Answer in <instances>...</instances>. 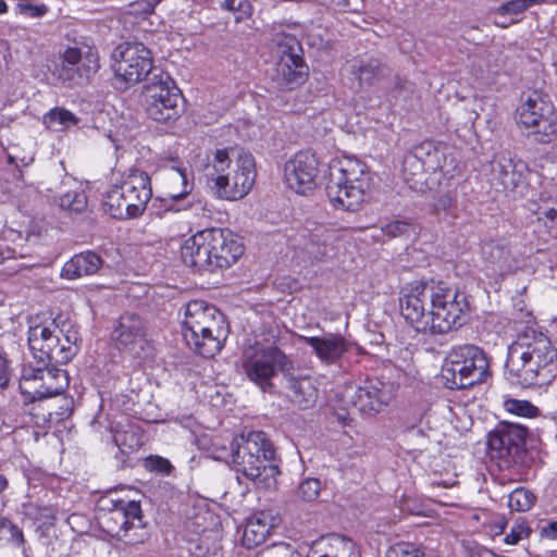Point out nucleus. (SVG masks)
<instances>
[{
    "instance_id": "nucleus-1",
    "label": "nucleus",
    "mask_w": 557,
    "mask_h": 557,
    "mask_svg": "<svg viewBox=\"0 0 557 557\" xmlns=\"http://www.w3.org/2000/svg\"><path fill=\"white\" fill-rule=\"evenodd\" d=\"M505 379L521 388H543L557 376V349L543 332L529 329L508 346Z\"/></svg>"
},
{
    "instance_id": "nucleus-2",
    "label": "nucleus",
    "mask_w": 557,
    "mask_h": 557,
    "mask_svg": "<svg viewBox=\"0 0 557 557\" xmlns=\"http://www.w3.org/2000/svg\"><path fill=\"white\" fill-rule=\"evenodd\" d=\"M182 334L190 350L203 358H213L224 348L230 335L225 315L201 299L187 302Z\"/></svg>"
},
{
    "instance_id": "nucleus-3",
    "label": "nucleus",
    "mask_w": 557,
    "mask_h": 557,
    "mask_svg": "<svg viewBox=\"0 0 557 557\" xmlns=\"http://www.w3.org/2000/svg\"><path fill=\"white\" fill-rule=\"evenodd\" d=\"M152 197L151 178L147 172L131 169L120 184H114L103 196V210L116 220L143 215Z\"/></svg>"
},
{
    "instance_id": "nucleus-4",
    "label": "nucleus",
    "mask_w": 557,
    "mask_h": 557,
    "mask_svg": "<svg viewBox=\"0 0 557 557\" xmlns=\"http://www.w3.org/2000/svg\"><path fill=\"white\" fill-rule=\"evenodd\" d=\"M468 296L444 281L433 282L429 335H445L465 325L470 314Z\"/></svg>"
},
{
    "instance_id": "nucleus-5",
    "label": "nucleus",
    "mask_w": 557,
    "mask_h": 557,
    "mask_svg": "<svg viewBox=\"0 0 557 557\" xmlns=\"http://www.w3.org/2000/svg\"><path fill=\"white\" fill-rule=\"evenodd\" d=\"M446 372L458 389L483 384L492 376L491 357L474 344L453 346L446 356Z\"/></svg>"
},
{
    "instance_id": "nucleus-6",
    "label": "nucleus",
    "mask_w": 557,
    "mask_h": 557,
    "mask_svg": "<svg viewBox=\"0 0 557 557\" xmlns=\"http://www.w3.org/2000/svg\"><path fill=\"white\" fill-rule=\"evenodd\" d=\"M515 119L520 128L540 136L542 143H550L557 135V109L549 95L542 90L521 95Z\"/></svg>"
},
{
    "instance_id": "nucleus-7",
    "label": "nucleus",
    "mask_w": 557,
    "mask_h": 557,
    "mask_svg": "<svg viewBox=\"0 0 557 557\" xmlns=\"http://www.w3.org/2000/svg\"><path fill=\"white\" fill-rule=\"evenodd\" d=\"M240 367L246 376L263 392L273 387L271 380L278 372H288L293 362L275 343L264 345L256 341L243 349Z\"/></svg>"
},
{
    "instance_id": "nucleus-8",
    "label": "nucleus",
    "mask_w": 557,
    "mask_h": 557,
    "mask_svg": "<svg viewBox=\"0 0 557 557\" xmlns=\"http://www.w3.org/2000/svg\"><path fill=\"white\" fill-rule=\"evenodd\" d=\"M100 505L102 513L98 519L104 532L131 544L141 541L136 532L131 533L144 527L139 502L110 494L101 498Z\"/></svg>"
},
{
    "instance_id": "nucleus-9",
    "label": "nucleus",
    "mask_w": 557,
    "mask_h": 557,
    "mask_svg": "<svg viewBox=\"0 0 557 557\" xmlns=\"http://www.w3.org/2000/svg\"><path fill=\"white\" fill-rule=\"evenodd\" d=\"M48 67L63 84H88L100 70L99 50L87 41L66 46L58 52V61H52Z\"/></svg>"
},
{
    "instance_id": "nucleus-10",
    "label": "nucleus",
    "mask_w": 557,
    "mask_h": 557,
    "mask_svg": "<svg viewBox=\"0 0 557 557\" xmlns=\"http://www.w3.org/2000/svg\"><path fill=\"white\" fill-rule=\"evenodd\" d=\"M232 460L234 468L251 481L258 480L267 469L268 462L274 459L275 450L263 431H251L242 434L232 443Z\"/></svg>"
},
{
    "instance_id": "nucleus-11",
    "label": "nucleus",
    "mask_w": 557,
    "mask_h": 557,
    "mask_svg": "<svg viewBox=\"0 0 557 557\" xmlns=\"http://www.w3.org/2000/svg\"><path fill=\"white\" fill-rule=\"evenodd\" d=\"M397 369L391 363H382L367 374L363 385L359 386L351 405L362 414L373 417L391 401L395 386L394 374Z\"/></svg>"
},
{
    "instance_id": "nucleus-12",
    "label": "nucleus",
    "mask_w": 557,
    "mask_h": 557,
    "mask_svg": "<svg viewBox=\"0 0 557 557\" xmlns=\"http://www.w3.org/2000/svg\"><path fill=\"white\" fill-rule=\"evenodd\" d=\"M111 338L117 350L140 360L156 355V344L148 331V322L134 312H125L116 320Z\"/></svg>"
},
{
    "instance_id": "nucleus-13",
    "label": "nucleus",
    "mask_w": 557,
    "mask_h": 557,
    "mask_svg": "<svg viewBox=\"0 0 557 557\" xmlns=\"http://www.w3.org/2000/svg\"><path fill=\"white\" fill-rule=\"evenodd\" d=\"M529 436L528 428L500 422L487 435V451L500 470L510 469L520 462L525 455V444Z\"/></svg>"
},
{
    "instance_id": "nucleus-14",
    "label": "nucleus",
    "mask_w": 557,
    "mask_h": 557,
    "mask_svg": "<svg viewBox=\"0 0 557 557\" xmlns=\"http://www.w3.org/2000/svg\"><path fill=\"white\" fill-rule=\"evenodd\" d=\"M432 298L433 281H412L399 290V312L417 333H430Z\"/></svg>"
},
{
    "instance_id": "nucleus-15",
    "label": "nucleus",
    "mask_w": 557,
    "mask_h": 557,
    "mask_svg": "<svg viewBox=\"0 0 557 557\" xmlns=\"http://www.w3.org/2000/svg\"><path fill=\"white\" fill-rule=\"evenodd\" d=\"M115 78L126 87L141 82L153 66L152 53L141 42H122L112 52Z\"/></svg>"
},
{
    "instance_id": "nucleus-16",
    "label": "nucleus",
    "mask_w": 557,
    "mask_h": 557,
    "mask_svg": "<svg viewBox=\"0 0 557 557\" xmlns=\"http://www.w3.org/2000/svg\"><path fill=\"white\" fill-rule=\"evenodd\" d=\"M146 113L150 120L168 127L176 124L184 113V106L182 91L172 78L152 84Z\"/></svg>"
},
{
    "instance_id": "nucleus-17",
    "label": "nucleus",
    "mask_w": 557,
    "mask_h": 557,
    "mask_svg": "<svg viewBox=\"0 0 557 557\" xmlns=\"http://www.w3.org/2000/svg\"><path fill=\"white\" fill-rule=\"evenodd\" d=\"M321 162L315 152L306 149L294 153L283 166L287 186L298 195L307 196L318 187Z\"/></svg>"
},
{
    "instance_id": "nucleus-18",
    "label": "nucleus",
    "mask_w": 557,
    "mask_h": 557,
    "mask_svg": "<svg viewBox=\"0 0 557 557\" xmlns=\"http://www.w3.org/2000/svg\"><path fill=\"white\" fill-rule=\"evenodd\" d=\"M278 60L276 73L281 82L295 89L304 85L309 76V67L301 55V47L293 35L283 34L276 40Z\"/></svg>"
},
{
    "instance_id": "nucleus-19",
    "label": "nucleus",
    "mask_w": 557,
    "mask_h": 557,
    "mask_svg": "<svg viewBox=\"0 0 557 557\" xmlns=\"http://www.w3.org/2000/svg\"><path fill=\"white\" fill-rule=\"evenodd\" d=\"M58 325L51 323L35 324L28 329V346L38 361L53 366L66 364L72 360V351L61 346V337L57 334Z\"/></svg>"
},
{
    "instance_id": "nucleus-20",
    "label": "nucleus",
    "mask_w": 557,
    "mask_h": 557,
    "mask_svg": "<svg viewBox=\"0 0 557 557\" xmlns=\"http://www.w3.org/2000/svg\"><path fill=\"white\" fill-rule=\"evenodd\" d=\"M211 273L231 268L244 255L245 247L239 236L228 228H208Z\"/></svg>"
},
{
    "instance_id": "nucleus-21",
    "label": "nucleus",
    "mask_w": 557,
    "mask_h": 557,
    "mask_svg": "<svg viewBox=\"0 0 557 557\" xmlns=\"http://www.w3.org/2000/svg\"><path fill=\"white\" fill-rule=\"evenodd\" d=\"M234 183L230 182L227 175L216 198L227 201H235L243 199L252 188L257 175L255 160L251 156H240L235 163Z\"/></svg>"
},
{
    "instance_id": "nucleus-22",
    "label": "nucleus",
    "mask_w": 557,
    "mask_h": 557,
    "mask_svg": "<svg viewBox=\"0 0 557 557\" xmlns=\"http://www.w3.org/2000/svg\"><path fill=\"white\" fill-rule=\"evenodd\" d=\"M180 257L191 272L211 273V256L209 250L208 228L201 230L183 240Z\"/></svg>"
},
{
    "instance_id": "nucleus-23",
    "label": "nucleus",
    "mask_w": 557,
    "mask_h": 557,
    "mask_svg": "<svg viewBox=\"0 0 557 557\" xmlns=\"http://www.w3.org/2000/svg\"><path fill=\"white\" fill-rule=\"evenodd\" d=\"M376 176L366 163L350 156V211L359 210L372 199Z\"/></svg>"
},
{
    "instance_id": "nucleus-24",
    "label": "nucleus",
    "mask_w": 557,
    "mask_h": 557,
    "mask_svg": "<svg viewBox=\"0 0 557 557\" xmlns=\"http://www.w3.org/2000/svg\"><path fill=\"white\" fill-rule=\"evenodd\" d=\"M523 162L515 161L509 152H498L492 160V171L506 189H516L525 182Z\"/></svg>"
},
{
    "instance_id": "nucleus-25",
    "label": "nucleus",
    "mask_w": 557,
    "mask_h": 557,
    "mask_svg": "<svg viewBox=\"0 0 557 557\" xmlns=\"http://www.w3.org/2000/svg\"><path fill=\"white\" fill-rule=\"evenodd\" d=\"M275 525L276 517L271 510L255 512L247 519L242 537L243 545L248 549L258 547L267 541Z\"/></svg>"
},
{
    "instance_id": "nucleus-26",
    "label": "nucleus",
    "mask_w": 557,
    "mask_h": 557,
    "mask_svg": "<svg viewBox=\"0 0 557 557\" xmlns=\"http://www.w3.org/2000/svg\"><path fill=\"white\" fill-rule=\"evenodd\" d=\"M484 262L495 272L504 275L515 268L516 260L508 243L497 239L484 242L481 248Z\"/></svg>"
},
{
    "instance_id": "nucleus-27",
    "label": "nucleus",
    "mask_w": 557,
    "mask_h": 557,
    "mask_svg": "<svg viewBox=\"0 0 557 557\" xmlns=\"http://www.w3.org/2000/svg\"><path fill=\"white\" fill-rule=\"evenodd\" d=\"M232 160L227 148L216 149L207 157V163L203 166V176L206 177L208 186L218 196L221 185L225 182L227 175L231 174Z\"/></svg>"
},
{
    "instance_id": "nucleus-28",
    "label": "nucleus",
    "mask_w": 557,
    "mask_h": 557,
    "mask_svg": "<svg viewBox=\"0 0 557 557\" xmlns=\"http://www.w3.org/2000/svg\"><path fill=\"white\" fill-rule=\"evenodd\" d=\"M103 260L92 250L74 255L62 269L61 276L65 280H76L96 274L102 267Z\"/></svg>"
},
{
    "instance_id": "nucleus-29",
    "label": "nucleus",
    "mask_w": 557,
    "mask_h": 557,
    "mask_svg": "<svg viewBox=\"0 0 557 557\" xmlns=\"http://www.w3.org/2000/svg\"><path fill=\"white\" fill-rule=\"evenodd\" d=\"M326 195L335 210H346L345 199L348 198V176L339 160H333L330 164Z\"/></svg>"
},
{
    "instance_id": "nucleus-30",
    "label": "nucleus",
    "mask_w": 557,
    "mask_h": 557,
    "mask_svg": "<svg viewBox=\"0 0 557 557\" xmlns=\"http://www.w3.org/2000/svg\"><path fill=\"white\" fill-rule=\"evenodd\" d=\"M73 412V400L62 398L57 410H51L49 405L39 401L34 404L29 410L32 421L39 428H51L65 419Z\"/></svg>"
},
{
    "instance_id": "nucleus-31",
    "label": "nucleus",
    "mask_w": 557,
    "mask_h": 557,
    "mask_svg": "<svg viewBox=\"0 0 557 557\" xmlns=\"http://www.w3.org/2000/svg\"><path fill=\"white\" fill-rule=\"evenodd\" d=\"M498 77V72H492L483 66H472L470 86L474 91V98L486 99L490 95L498 92L500 90Z\"/></svg>"
},
{
    "instance_id": "nucleus-32",
    "label": "nucleus",
    "mask_w": 557,
    "mask_h": 557,
    "mask_svg": "<svg viewBox=\"0 0 557 557\" xmlns=\"http://www.w3.org/2000/svg\"><path fill=\"white\" fill-rule=\"evenodd\" d=\"M55 366L57 364L44 368L40 372L39 380H41L45 391L40 393L45 395L46 398L60 395L69 386L67 372Z\"/></svg>"
},
{
    "instance_id": "nucleus-33",
    "label": "nucleus",
    "mask_w": 557,
    "mask_h": 557,
    "mask_svg": "<svg viewBox=\"0 0 557 557\" xmlns=\"http://www.w3.org/2000/svg\"><path fill=\"white\" fill-rule=\"evenodd\" d=\"M300 339L306 345L312 347L315 355L322 360H335L343 350V339L318 336H300Z\"/></svg>"
},
{
    "instance_id": "nucleus-34",
    "label": "nucleus",
    "mask_w": 557,
    "mask_h": 557,
    "mask_svg": "<svg viewBox=\"0 0 557 557\" xmlns=\"http://www.w3.org/2000/svg\"><path fill=\"white\" fill-rule=\"evenodd\" d=\"M474 519L481 521L482 531L491 537L502 535L507 528L508 520L504 513L482 510L473 516Z\"/></svg>"
},
{
    "instance_id": "nucleus-35",
    "label": "nucleus",
    "mask_w": 557,
    "mask_h": 557,
    "mask_svg": "<svg viewBox=\"0 0 557 557\" xmlns=\"http://www.w3.org/2000/svg\"><path fill=\"white\" fill-rule=\"evenodd\" d=\"M42 369H32L29 372H24L20 383L18 388L21 393L25 396H28L30 401L36 404V400H42L45 395H41L40 392L44 391V384H41L40 372Z\"/></svg>"
},
{
    "instance_id": "nucleus-36",
    "label": "nucleus",
    "mask_w": 557,
    "mask_h": 557,
    "mask_svg": "<svg viewBox=\"0 0 557 557\" xmlns=\"http://www.w3.org/2000/svg\"><path fill=\"white\" fill-rule=\"evenodd\" d=\"M536 495L524 486H518L508 495V507L510 511L527 512L536 504Z\"/></svg>"
},
{
    "instance_id": "nucleus-37",
    "label": "nucleus",
    "mask_w": 557,
    "mask_h": 557,
    "mask_svg": "<svg viewBox=\"0 0 557 557\" xmlns=\"http://www.w3.org/2000/svg\"><path fill=\"white\" fill-rule=\"evenodd\" d=\"M60 208L69 213H83L88 206V197L83 189L64 193L60 197Z\"/></svg>"
},
{
    "instance_id": "nucleus-38",
    "label": "nucleus",
    "mask_w": 557,
    "mask_h": 557,
    "mask_svg": "<svg viewBox=\"0 0 557 557\" xmlns=\"http://www.w3.org/2000/svg\"><path fill=\"white\" fill-rule=\"evenodd\" d=\"M42 122L48 128L55 124L61 125L62 128H67L77 125L78 119L70 110L63 107H54L44 114Z\"/></svg>"
},
{
    "instance_id": "nucleus-39",
    "label": "nucleus",
    "mask_w": 557,
    "mask_h": 557,
    "mask_svg": "<svg viewBox=\"0 0 557 557\" xmlns=\"http://www.w3.org/2000/svg\"><path fill=\"white\" fill-rule=\"evenodd\" d=\"M403 175L410 188L418 189L424 176L422 161L414 156L406 157L403 163Z\"/></svg>"
},
{
    "instance_id": "nucleus-40",
    "label": "nucleus",
    "mask_w": 557,
    "mask_h": 557,
    "mask_svg": "<svg viewBox=\"0 0 557 557\" xmlns=\"http://www.w3.org/2000/svg\"><path fill=\"white\" fill-rule=\"evenodd\" d=\"M360 83L372 84L384 76V65L379 59L370 58L362 61L355 73Z\"/></svg>"
},
{
    "instance_id": "nucleus-41",
    "label": "nucleus",
    "mask_w": 557,
    "mask_h": 557,
    "mask_svg": "<svg viewBox=\"0 0 557 557\" xmlns=\"http://www.w3.org/2000/svg\"><path fill=\"white\" fill-rule=\"evenodd\" d=\"M533 530L529 521L524 517H518L510 528V531L505 534L503 542L507 545H517L523 540H528Z\"/></svg>"
},
{
    "instance_id": "nucleus-42",
    "label": "nucleus",
    "mask_w": 557,
    "mask_h": 557,
    "mask_svg": "<svg viewBox=\"0 0 557 557\" xmlns=\"http://www.w3.org/2000/svg\"><path fill=\"white\" fill-rule=\"evenodd\" d=\"M385 557H425V550L416 543L398 542L387 548Z\"/></svg>"
},
{
    "instance_id": "nucleus-43",
    "label": "nucleus",
    "mask_w": 557,
    "mask_h": 557,
    "mask_svg": "<svg viewBox=\"0 0 557 557\" xmlns=\"http://www.w3.org/2000/svg\"><path fill=\"white\" fill-rule=\"evenodd\" d=\"M505 409L516 416L523 418H536L540 409L527 399L510 398L504 403Z\"/></svg>"
},
{
    "instance_id": "nucleus-44",
    "label": "nucleus",
    "mask_w": 557,
    "mask_h": 557,
    "mask_svg": "<svg viewBox=\"0 0 557 557\" xmlns=\"http://www.w3.org/2000/svg\"><path fill=\"white\" fill-rule=\"evenodd\" d=\"M113 441L123 455L134 453L140 447L139 438L133 431H115Z\"/></svg>"
},
{
    "instance_id": "nucleus-45",
    "label": "nucleus",
    "mask_w": 557,
    "mask_h": 557,
    "mask_svg": "<svg viewBox=\"0 0 557 557\" xmlns=\"http://www.w3.org/2000/svg\"><path fill=\"white\" fill-rule=\"evenodd\" d=\"M173 180L180 181L182 188L178 191H170L169 197L173 200L186 198L193 190L194 184L188 181L186 168L177 166L172 169Z\"/></svg>"
},
{
    "instance_id": "nucleus-46",
    "label": "nucleus",
    "mask_w": 557,
    "mask_h": 557,
    "mask_svg": "<svg viewBox=\"0 0 557 557\" xmlns=\"http://www.w3.org/2000/svg\"><path fill=\"white\" fill-rule=\"evenodd\" d=\"M456 203L457 198L451 191L438 194L434 197L433 200V212L435 214L444 212L456 218V214L453 212L456 209Z\"/></svg>"
},
{
    "instance_id": "nucleus-47",
    "label": "nucleus",
    "mask_w": 557,
    "mask_h": 557,
    "mask_svg": "<svg viewBox=\"0 0 557 557\" xmlns=\"http://www.w3.org/2000/svg\"><path fill=\"white\" fill-rule=\"evenodd\" d=\"M320 481L314 478H309L299 484L297 494L304 502H313L320 495Z\"/></svg>"
},
{
    "instance_id": "nucleus-48",
    "label": "nucleus",
    "mask_w": 557,
    "mask_h": 557,
    "mask_svg": "<svg viewBox=\"0 0 557 557\" xmlns=\"http://www.w3.org/2000/svg\"><path fill=\"white\" fill-rule=\"evenodd\" d=\"M58 331L62 335L61 346H64L66 350L67 348L71 349L73 358L76 355L82 342L78 331L73 325H69V327L65 330L60 329Z\"/></svg>"
},
{
    "instance_id": "nucleus-49",
    "label": "nucleus",
    "mask_w": 557,
    "mask_h": 557,
    "mask_svg": "<svg viewBox=\"0 0 557 557\" xmlns=\"http://www.w3.org/2000/svg\"><path fill=\"white\" fill-rule=\"evenodd\" d=\"M210 540L207 536H198L188 541V550L194 557H208L211 554Z\"/></svg>"
},
{
    "instance_id": "nucleus-50",
    "label": "nucleus",
    "mask_w": 557,
    "mask_h": 557,
    "mask_svg": "<svg viewBox=\"0 0 557 557\" xmlns=\"http://www.w3.org/2000/svg\"><path fill=\"white\" fill-rule=\"evenodd\" d=\"M12 368L11 361L3 346L0 344V392L4 391L11 381Z\"/></svg>"
},
{
    "instance_id": "nucleus-51",
    "label": "nucleus",
    "mask_w": 557,
    "mask_h": 557,
    "mask_svg": "<svg viewBox=\"0 0 557 557\" xmlns=\"http://www.w3.org/2000/svg\"><path fill=\"white\" fill-rule=\"evenodd\" d=\"M17 8L21 14L32 18L42 17L49 11L45 3L20 2Z\"/></svg>"
},
{
    "instance_id": "nucleus-52",
    "label": "nucleus",
    "mask_w": 557,
    "mask_h": 557,
    "mask_svg": "<svg viewBox=\"0 0 557 557\" xmlns=\"http://www.w3.org/2000/svg\"><path fill=\"white\" fill-rule=\"evenodd\" d=\"M410 223L406 221H391L381 227L384 235L388 237H397L409 232Z\"/></svg>"
},
{
    "instance_id": "nucleus-53",
    "label": "nucleus",
    "mask_w": 557,
    "mask_h": 557,
    "mask_svg": "<svg viewBox=\"0 0 557 557\" xmlns=\"http://www.w3.org/2000/svg\"><path fill=\"white\" fill-rule=\"evenodd\" d=\"M527 0H509L503 3L499 8L502 14H520L528 10Z\"/></svg>"
},
{
    "instance_id": "nucleus-54",
    "label": "nucleus",
    "mask_w": 557,
    "mask_h": 557,
    "mask_svg": "<svg viewBox=\"0 0 557 557\" xmlns=\"http://www.w3.org/2000/svg\"><path fill=\"white\" fill-rule=\"evenodd\" d=\"M5 530L10 531L11 537L16 543L17 546L24 545V543H25L24 533L17 524L13 523L9 519V524H8V527H5Z\"/></svg>"
},
{
    "instance_id": "nucleus-55",
    "label": "nucleus",
    "mask_w": 557,
    "mask_h": 557,
    "mask_svg": "<svg viewBox=\"0 0 557 557\" xmlns=\"http://www.w3.org/2000/svg\"><path fill=\"white\" fill-rule=\"evenodd\" d=\"M280 287H282V290L293 294L300 289V283L295 277L284 276L280 283Z\"/></svg>"
},
{
    "instance_id": "nucleus-56",
    "label": "nucleus",
    "mask_w": 557,
    "mask_h": 557,
    "mask_svg": "<svg viewBox=\"0 0 557 557\" xmlns=\"http://www.w3.org/2000/svg\"><path fill=\"white\" fill-rule=\"evenodd\" d=\"M541 536L547 540H557V520L543 527L541 529Z\"/></svg>"
},
{
    "instance_id": "nucleus-57",
    "label": "nucleus",
    "mask_w": 557,
    "mask_h": 557,
    "mask_svg": "<svg viewBox=\"0 0 557 557\" xmlns=\"http://www.w3.org/2000/svg\"><path fill=\"white\" fill-rule=\"evenodd\" d=\"M40 516L45 519V524L53 525L55 521V515L50 507H40Z\"/></svg>"
},
{
    "instance_id": "nucleus-58",
    "label": "nucleus",
    "mask_w": 557,
    "mask_h": 557,
    "mask_svg": "<svg viewBox=\"0 0 557 557\" xmlns=\"http://www.w3.org/2000/svg\"><path fill=\"white\" fill-rule=\"evenodd\" d=\"M153 467L159 471L166 472L170 469L171 465L168 459L157 456L153 459Z\"/></svg>"
},
{
    "instance_id": "nucleus-59",
    "label": "nucleus",
    "mask_w": 557,
    "mask_h": 557,
    "mask_svg": "<svg viewBox=\"0 0 557 557\" xmlns=\"http://www.w3.org/2000/svg\"><path fill=\"white\" fill-rule=\"evenodd\" d=\"M162 0H141L144 8L143 12L146 14H151L154 12L156 7L161 2Z\"/></svg>"
},
{
    "instance_id": "nucleus-60",
    "label": "nucleus",
    "mask_w": 557,
    "mask_h": 557,
    "mask_svg": "<svg viewBox=\"0 0 557 557\" xmlns=\"http://www.w3.org/2000/svg\"><path fill=\"white\" fill-rule=\"evenodd\" d=\"M9 480L8 478L0 473V496L9 488Z\"/></svg>"
},
{
    "instance_id": "nucleus-61",
    "label": "nucleus",
    "mask_w": 557,
    "mask_h": 557,
    "mask_svg": "<svg viewBox=\"0 0 557 557\" xmlns=\"http://www.w3.org/2000/svg\"><path fill=\"white\" fill-rule=\"evenodd\" d=\"M543 215L549 221H555L557 218V208H549L543 212Z\"/></svg>"
},
{
    "instance_id": "nucleus-62",
    "label": "nucleus",
    "mask_w": 557,
    "mask_h": 557,
    "mask_svg": "<svg viewBox=\"0 0 557 557\" xmlns=\"http://www.w3.org/2000/svg\"><path fill=\"white\" fill-rule=\"evenodd\" d=\"M9 524V518L0 515V531L5 530Z\"/></svg>"
},
{
    "instance_id": "nucleus-63",
    "label": "nucleus",
    "mask_w": 557,
    "mask_h": 557,
    "mask_svg": "<svg viewBox=\"0 0 557 557\" xmlns=\"http://www.w3.org/2000/svg\"><path fill=\"white\" fill-rule=\"evenodd\" d=\"M9 7L4 0H0V15L8 13Z\"/></svg>"
},
{
    "instance_id": "nucleus-64",
    "label": "nucleus",
    "mask_w": 557,
    "mask_h": 557,
    "mask_svg": "<svg viewBox=\"0 0 557 557\" xmlns=\"http://www.w3.org/2000/svg\"><path fill=\"white\" fill-rule=\"evenodd\" d=\"M456 482L454 483H448L447 481H440V482H435L434 485L436 486H441V487H451L455 485Z\"/></svg>"
}]
</instances>
